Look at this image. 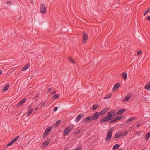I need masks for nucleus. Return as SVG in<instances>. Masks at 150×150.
<instances>
[{
    "label": "nucleus",
    "instance_id": "13d9d810",
    "mask_svg": "<svg viewBox=\"0 0 150 150\" xmlns=\"http://www.w3.org/2000/svg\"><path fill=\"white\" fill-rule=\"evenodd\" d=\"M147 13H145H145H144V16H145L146 15V14Z\"/></svg>",
    "mask_w": 150,
    "mask_h": 150
},
{
    "label": "nucleus",
    "instance_id": "cd10ccee",
    "mask_svg": "<svg viewBox=\"0 0 150 150\" xmlns=\"http://www.w3.org/2000/svg\"><path fill=\"white\" fill-rule=\"evenodd\" d=\"M112 94H108L106 95L105 97H104V98L105 99H107L108 98H110Z\"/></svg>",
    "mask_w": 150,
    "mask_h": 150
},
{
    "label": "nucleus",
    "instance_id": "5fc2aeb1",
    "mask_svg": "<svg viewBox=\"0 0 150 150\" xmlns=\"http://www.w3.org/2000/svg\"><path fill=\"white\" fill-rule=\"evenodd\" d=\"M56 93V92L55 91H53V92L51 94H55Z\"/></svg>",
    "mask_w": 150,
    "mask_h": 150
},
{
    "label": "nucleus",
    "instance_id": "5701e85b",
    "mask_svg": "<svg viewBox=\"0 0 150 150\" xmlns=\"http://www.w3.org/2000/svg\"><path fill=\"white\" fill-rule=\"evenodd\" d=\"M106 117H107V118L108 121L111 119H112L113 117V116L110 115H108L107 116H106Z\"/></svg>",
    "mask_w": 150,
    "mask_h": 150
},
{
    "label": "nucleus",
    "instance_id": "e433bc0d",
    "mask_svg": "<svg viewBox=\"0 0 150 150\" xmlns=\"http://www.w3.org/2000/svg\"><path fill=\"white\" fill-rule=\"evenodd\" d=\"M128 133V131L127 130L125 131L124 133L123 134H125L124 136L126 135Z\"/></svg>",
    "mask_w": 150,
    "mask_h": 150
},
{
    "label": "nucleus",
    "instance_id": "6e6552de",
    "mask_svg": "<svg viewBox=\"0 0 150 150\" xmlns=\"http://www.w3.org/2000/svg\"><path fill=\"white\" fill-rule=\"evenodd\" d=\"M120 85V83H116L114 86L113 91H117L118 90V88Z\"/></svg>",
    "mask_w": 150,
    "mask_h": 150
},
{
    "label": "nucleus",
    "instance_id": "393cba45",
    "mask_svg": "<svg viewBox=\"0 0 150 150\" xmlns=\"http://www.w3.org/2000/svg\"><path fill=\"white\" fill-rule=\"evenodd\" d=\"M150 137V132L148 133L146 135L145 139L146 140L148 139Z\"/></svg>",
    "mask_w": 150,
    "mask_h": 150
},
{
    "label": "nucleus",
    "instance_id": "1a4fd4ad",
    "mask_svg": "<svg viewBox=\"0 0 150 150\" xmlns=\"http://www.w3.org/2000/svg\"><path fill=\"white\" fill-rule=\"evenodd\" d=\"M92 120L91 117L88 116L85 118L84 119L83 122L84 123H86L87 122H90Z\"/></svg>",
    "mask_w": 150,
    "mask_h": 150
},
{
    "label": "nucleus",
    "instance_id": "052dcab7",
    "mask_svg": "<svg viewBox=\"0 0 150 150\" xmlns=\"http://www.w3.org/2000/svg\"><path fill=\"white\" fill-rule=\"evenodd\" d=\"M144 149H146V147H145L144 148Z\"/></svg>",
    "mask_w": 150,
    "mask_h": 150
},
{
    "label": "nucleus",
    "instance_id": "aec40b11",
    "mask_svg": "<svg viewBox=\"0 0 150 150\" xmlns=\"http://www.w3.org/2000/svg\"><path fill=\"white\" fill-rule=\"evenodd\" d=\"M19 137V136H16L15 138L12 139L11 142L13 144L15 141L17 140V139H18Z\"/></svg>",
    "mask_w": 150,
    "mask_h": 150
},
{
    "label": "nucleus",
    "instance_id": "4be33fe9",
    "mask_svg": "<svg viewBox=\"0 0 150 150\" xmlns=\"http://www.w3.org/2000/svg\"><path fill=\"white\" fill-rule=\"evenodd\" d=\"M120 146V145L118 144H116L113 147V149L115 150L118 149Z\"/></svg>",
    "mask_w": 150,
    "mask_h": 150
},
{
    "label": "nucleus",
    "instance_id": "3c124183",
    "mask_svg": "<svg viewBox=\"0 0 150 150\" xmlns=\"http://www.w3.org/2000/svg\"><path fill=\"white\" fill-rule=\"evenodd\" d=\"M38 107H37L35 108V111H37L38 110Z\"/></svg>",
    "mask_w": 150,
    "mask_h": 150
},
{
    "label": "nucleus",
    "instance_id": "72a5a7b5",
    "mask_svg": "<svg viewBox=\"0 0 150 150\" xmlns=\"http://www.w3.org/2000/svg\"><path fill=\"white\" fill-rule=\"evenodd\" d=\"M119 136L120 135L118 134L117 133H116L114 137L115 138H117L119 137Z\"/></svg>",
    "mask_w": 150,
    "mask_h": 150
},
{
    "label": "nucleus",
    "instance_id": "9d476101",
    "mask_svg": "<svg viewBox=\"0 0 150 150\" xmlns=\"http://www.w3.org/2000/svg\"><path fill=\"white\" fill-rule=\"evenodd\" d=\"M26 100L27 98H24L17 104V106L20 107L26 101Z\"/></svg>",
    "mask_w": 150,
    "mask_h": 150
},
{
    "label": "nucleus",
    "instance_id": "c03bdc74",
    "mask_svg": "<svg viewBox=\"0 0 150 150\" xmlns=\"http://www.w3.org/2000/svg\"><path fill=\"white\" fill-rule=\"evenodd\" d=\"M142 98H143V100L145 101H146V100L147 99L146 97L142 96Z\"/></svg>",
    "mask_w": 150,
    "mask_h": 150
},
{
    "label": "nucleus",
    "instance_id": "4d7b16f0",
    "mask_svg": "<svg viewBox=\"0 0 150 150\" xmlns=\"http://www.w3.org/2000/svg\"><path fill=\"white\" fill-rule=\"evenodd\" d=\"M64 150H68V147H67L66 148H65Z\"/></svg>",
    "mask_w": 150,
    "mask_h": 150
},
{
    "label": "nucleus",
    "instance_id": "49530a36",
    "mask_svg": "<svg viewBox=\"0 0 150 150\" xmlns=\"http://www.w3.org/2000/svg\"><path fill=\"white\" fill-rule=\"evenodd\" d=\"M51 90V89L50 88H49L47 90V91L48 92V93H50V91Z\"/></svg>",
    "mask_w": 150,
    "mask_h": 150
},
{
    "label": "nucleus",
    "instance_id": "9b49d317",
    "mask_svg": "<svg viewBox=\"0 0 150 150\" xmlns=\"http://www.w3.org/2000/svg\"><path fill=\"white\" fill-rule=\"evenodd\" d=\"M84 116V114L83 113H81L79 114L76 117L75 120V121L76 122H78Z\"/></svg>",
    "mask_w": 150,
    "mask_h": 150
},
{
    "label": "nucleus",
    "instance_id": "2eb2a0df",
    "mask_svg": "<svg viewBox=\"0 0 150 150\" xmlns=\"http://www.w3.org/2000/svg\"><path fill=\"white\" fill-rule=\"evenodd\" d=\"M10 87V85L9 84H7L6 86L2 89V91L3 92H5Z\"/></svg>",
    "mask_w": 150,
    "mask_h": 150
},
{
    "label": "nucleus",
    "instance_id": "473e14b6",
    "mask_svg": "<svg viewBox=\"0 0 150 150\" xmlns=\"http://www.w3.org/2000/svg\"><path fill=\"white\" fill-rule=\"evenodd\" d=\"M116 121L115 119H114L111 120L110 121V123H113L115 122Z\"/></svg>",
    "mask_w": 150,
    "mask_h": 150
},
{
    "label": "nucleus",
    "instance_id": "f8f14e48",
    "mask_svg": "<svg viewBox=\"0 0 150 150\" xmlns=\"http://www.w3.org/2000/svg\"><path fill=\"white\" fill-rule=\"evenodd\" d=\"M126 111V109H125L120 110L116 112V114L117 115H121L123 114Z\"/></svg>",
    "mask_w": 150,
    "mask_h": 150
},
{
    "label": "nucleus",
    "instance_id": "79ce46f5",
    "mask_svg": "<svg viewBox=\"0 0 150 150\" xmlns=\"http://www.w3.org/2000/svg\"><path fill=\"white\" fill-rule=\"evenodd\" d=\"M150 10V8H149L147 10L145 11V13H147Z\"/></svg>",
    "mask_w": 150,
    "mask_h": 150
},
{
    "label": "nucleus",
    "instance_id": "39448f33",
    "mask_svg": "<svg viewBox=\"0 0 150 150\" xmlns=\"http://www.w3.org/2000/svg\"><path fill=\"white\" fill-rule=\"evenodd\" d=\"M40 11L43 14H45L46 12V8L44 4H42L40 6Z\"/></svg>",
    "mask_w": 150,
    "mask_h": 150
},
{
    "label": "nucleus",
    "instance_id": "dca6fc26",
    "mask_svg": "<svg viewBox=\"0 0 150 150\" xmlns=\"http://www.w3.org/2000/svg\"><path fill=\"white\" fill-rule=\"evenodd\" d=\"M108 119L107 118V117H105L101 119L100 120V123H104L105 122H106V121H108Z\"/></svg>",
    "mask_w": 150,
    "mask_h": 150
},
{
    "label": "nucleus",
    "instance_id": "7ed1b4c3",
    "mask_svg": "<svg viewBox=\"0 0 150 150\" xmlns=\"http://www.w3.org/2000/svg\"><path fill=\"white\" fill-rule=\"evenodd\" d=\"M83 40L82 42L85 43L87 41L88 39V35L84 31L83 33Z\"/></svg>",
    "mask_w": 150,
    "mask_h": 150
},
{
    "label": "nucleus",
    "instance_id": "c85d7f7f",
    "mask_svg": "<svg viewBox=\"0 0 150 150\" xmlns=\"http://www.w3.org/2000/svg\"><path fill=\"white\" fill-rule=\"evenodd\" d=\"M59 96V94H55L53 96L52 98L53 99H56Z\"/></svg>",
    "mask_w": 150,
    "mask_h": 150
},
{
    "label": "nucleus",
    "instance_id": "a18cd8bd",
    "mask_svg": "<svg viewBox=\"0 0 150 150\" xmlns=\"http://www.w3.org/2000/svg\"><path fill=\"white\" fill-rule=\"evenodd\" d=\"M146 19L149 21H150V16H149L146 18Z\"/></svg>",
    "mask_w": 150,
    "mask_h": 150
},
{
    "label": "nucleus",
    "instance_id": "37998d69",
    "mask_svg": "<svg viewBox=\"0 0 150 150\" xmlns=\"http://www.w3.org/2000/svg\"><path fill=\"white\" fill-rule=\"evenodd\" d=\"M104 110L106 111V112L108 110V108H105V109H104Z\"/></svg>",
    "mask_w": 150,
    "mask_h": 150
},
{
    "label": "nucleus",
    "instance_id": "2f4dec72",
    "mask_svg": "<svg viewBox=\"0 0 150 150\" xmlns=\"http://www.w3.org/2000/svg\"><path fill=\"white\" fill-rule=\"evenodd\" d=\"M110 112L112 113V115L113 116L115 113V110H113L111 111H110Z\"/></svg>",
    "mask_w": 150,
    "mask_h": 150
},
{
    "label": "nucleus",
    "instance_id": "bb28decb",
    "mask_svg": "<svg viewBox=\"0 0 150 150\" xmlns=\"http://www.w3.org/2000/svg\"><path fill=\"white\" fill-rule=\"evenodd\" d=\"M123 117V116L122 115H121L117 117H116L115 119L116 120V121L122 119Z\"/></svg>",
    "mask_w": 150,
    "mask_h": 150
},
{
    "label": "nucleus",
    "instance_id": "20e7f679",
    "mask_svg": "<svg viewBox=\"0 0 150 150\" xmlns=\"http://www.w3.org/2000/svg\"><path fill=\"white\" fill-rule=\"evenodd\" d=\"M52 127L50 126L48 127L46 129L43 134L44 136L43 138H44V136H47L49 134L50 132L52 130Z\"/></svg>",
    "mask_w": 150,
    "mask_h": 150
},
{
    "label": "nucleus",
    "instance_id": "0eeeda50",
    "mask_svg": "<svg viewBox=\"0 0 150 150\" xmlns=\"http://www.w3.org/2000/svg\"><path fill=\"white\" fill-rule=\"evenodd\" d=\"M100 115V113L98 112H96L94 113L93 115L91 117L92 120H97Z\"/></svg>",
    "mask_w": 150,
    "mask_h": 150
},
{
    "label": "nucleus",
    "instance_id": "423d86ee",
    "mask_svg": "<svg viewBox=\"0 0 150 150\" xmlns=\"http://www.w3.org/2000/svg\"><path fill=\"white\" fill-rule=\"evenodd\" d=\"M50 141V139H47L46 141H45L43 143L41 144V146H42L43 148H45L48 145Z\"/></svg>",
    "mask_w": 150,
    "mask_h": 150
},
{
    "label": "nucleus",
    "instance_id": "c9c22d12",
    "mask_svg": "<svg viewBox=\"0 0 150 150\" xmlns=\"http://www.w3.org/2000/svg\"><path fill=\"white\" fill-rule=\"evenodd\" d=\"M13 144V143L12 142H10L6 146H10L12 145Z\"/></svg>",
    "mask_w": 150,
    "mask_h": 150
},
{
    "label": "nucleus",
    "instance_id": "f257e3e1",
    "mask_svg": "<svg viewBox=\"0 0 150 150\" xmlns=\"http://www.w3.org/2000/svg\"><path fill=\"white\" fill-rule=\"evenodd\" d=\"M74 125L72 124L70 125L69 126L67 127L64 132V134L65 135H67L74 128Z\"/></svg>",
    "mask_w": 150,
    "mask_h": 150
},
{
    "label": "nucleus",
    "instance_id": "a19ab883",
    "mask_svg": "<svg viewBox=\"0 0 150 150\" xmlns=\"http://www.w3.org/2000/svg\"><path fill=\"white\" fill-rule=\"evenodd\" d=\"M58 108V107H56L53 110V111H57V110Z\"/></svg>",
    "mask_w": 150,
    "mask_h": 150
},
{
    "label": "nucleus",
    "instance_id": "603ef678",
    "mask_svg": "<svg viewBox=\"0 0 150 150\" xmlns=\"http://www.w3.org/2000/svg\"><path fill=\"white\" fill-rule=\"evenodd\" d=\"M39 96L38 94H36V96H35V98H37Z\"/></svg>",
    "mask_w": 150,
    "mask_h": 150
},
{
    "label": "nucleus",
    "instance_id": "c756f323",
    "mask_svg": "<svg viewBox=\"0 0 150 150\" xmlns=\"http://www.w3.org/2000/svg\"><path fill=\"white\" fill-rule=\"evenodd\" d=\"M98 107V105H94L92 107V109L93 110H94L96 109Z\"/></svg>",
    "mask_w": 150,
    "mask_h": 150
},
{
    "label": "nucleus",
    "instance_id": "f3484780",
    "mask_svg": "<svg viewBox=\"0 0 150 150\" xmlns=\"http://www.w3.org/2000/svg\"><path fill=\"white\" fill-rule=\"evenodd\" d=\"M127 74L125 72H124L122 73V76L124 80H125L127 79Z\"/></svg>",
    "mask_w": 150,
    "mask_h": 150
},
{
    "label": "nucleus",
    "instance_id": "864d4df0",
    "mask_svg": "<svg viewBox=\"0 0 150 150\" xmlns=\"http://www.w3.org/2000/svg\"><path fill=\"white\" fill-rule=\"evenodd\" d=\"M81 132V131L80 130H78L77 132H76L77 133H79L80 132Z\"/></svg>",
    "mask_w": 150,
    "mask_h": 150
},
{
    "label": "nucleus",
    "instance_id": "ddd939ff",
    "mask_svg": "<svg viewBox=\"0 0 150 150\" xmlns=\"http://www.w3.org/2000/svg\"><path fill=\"white\" fill-rule=\"evenodd\" d=\"M131 96L130 94L128 95L122 100L123 102H125L128 101L131 98Z\"/></svg>",
    "mask_w": 150,
    "mask_h": 150
},
{
    "label": "nucleus",
    "instance_id": "a211bd4d",
    "mask_svg": "<svg viewBox=\"0 0 150 150\" xmlns=\"http://www.w3.org/2000/svg\"><path fill=\"white\" fill-rule=\"evenodd\" d=\"M29 65V64H27L22 68V71H25L28 68Z\"/></svg>",
    "mask_w": 150,
    "mask_h": 150
},
{
    "label": "nucleus",
    "instance_id": "4468645a",
    "mask_svg": "<svg viewBox=\"0 0 150 150\" xmlns=\"http://www.w3.org/2000/svg\"><path fill=\"white\" fill-rule=\"evenodd\" d=\"M144 88L147 90H150V81L147 83L144 87Z\"/></svg>",
    "mask_w": 150,
    "mask_h": 150
},
{
    "label": "nucleus",
    "instance_id": "4c0bfd02",
    "mask_svg": "<svg viewBox=\"0 0 150 150\" xmlns=\"http://www.w3.org/2000/svg\"><path fill=\"white\" fill-rule=\"evenodd\" d=\"M107 115H111L112 116H113L112 115V113H111L110 112V111L108 113Z\"/></svg>",
    "mask_w": 150,
    "mask_h": 150
},
{
    "label": "nucleus",
    "instance_id": "ea45409f",
    "mask_svg": "<svg viewBox=\"0 0 150 150\" xmlns=\"http://www.w3.org/2000/svg\"><path fill=\"white\" fill-rule=\"evenodd\" d=\"M142 53V51L141 50H139L137 53V54L138 55L139 54H141Z\"/></svg>",
    "mask_w": 150,
    "mask_h": 150
},
{
    "label": "nucleus",
    "instance_id": "412c9836",
    "mask_svg": "<svg viewBox=\"0 0 150 150\" xmlns=\"http://www.w3.org/2000/svg\"><path fill=\"white\" fill-rule=\"evenodd\" d=\"M68 58L69 61L71 62V63L73 64H74L75 63V61L72 59L71 57H69Z\"/></svg>",
    "mask_w": 150,
    "mask_h": 150
},
{
    "label": "nucleus",
    "instance_id": "6ab92c4d",
    "mask_svg": "<svg viewBox=\"0 0 150 150\" xmlns=\"http://www.w3.org/2000/svg\"><path fill=\"white\" fill-rule=\"evenodd\" d=\"M136 118L135 117H133L129 118L127 121L125 122V123H127L129 122L132 121Z\"/></svg>",
    "mask_w": 150,
    "mask_h": 150
},
{
    "label": "nucleus",
    "instance_id": "f03ea898",
    "mask_svg": "<svg viewBox=\"0 0 150 150\" xmlns=\"http://www.w3.org/2000/svg\"><path fill=\"white\" fill-rule=\"evenodd\" d=\"M113 132V129L112 128L110 129L107 134L106 137L105 139V141L106 142H108L111 139L112 132Z\"/></svg>",
    "mask_w": 150,
    "mask_h": 150
},
{
    "label": "nucleus",
    "instance_id": "6e6d98bb",
    "mask_svg": "<svg viewBox=\"0 0 150 150\" xmlns=\"http://www.w3.org/2000/svg\"><path fill=\"white\" fill-rule=\"evenodd\" d=\"M2 72L0 70V75L2 74Z\"/></svg>",
    "mask_w": 150,
    "mask_h": 150
},
{
    "label": "nucleus",
    "instance_id": "7c9ffc66",
    "mask_svg": "<svg viewBox=\"0 0 150 150\" xmlns=\"http://www.w3.org/2000/svg\"><path fill=\"white\" fill-rule=\"evenodd\" d=\"M61 122V121L60 120H58L56 122V125H57V126H58V125L59 123H60Z\"/></svg>",
    "mask_w": 150,
    "mask_h": 150
},
{
    "label": "nucleus",
    "instance_id": "a878e982",
    "mask_svg": "<svg viewBox=\"0 0 150 150\" xmlns=\"http://www.w3.org/2000/svg\"><path fill=\"white\" fill-rule=\"evenodd\" d=\"M106 113V111L104 110V109L102 110L101 111L100 113V114L101 115H103Z\"/></svg>",
    "mask_w": 150,
    "mask_h": 150
},
{
    "label": "nucleus",
    "instance_id": "09e8293b",
    "mask_svg": "<svg viewBox=\"0 0 150 150\" xmlns=\"http://www.w3.org/2000/svg\"><path fill=\"white\" fill-rule=\"evenodd\" d=\"M7 4H11V2L10 1H7Z\"/></svg>",
    "mask_w": 150,
    "mask_h": 150
},
{
    "label": "nucleus",
    "instance_id": "58836bf2",
    "mask_svg": "<svg viewBox=\"0 0 150 150\" xmlns=\"http://www.w3.org/2000/svg\"><path fill=\"white\" fill-rule=\"evenodd\" d=\"M36 24L37 25H39L41 24V22H37L36 23Z\"/></svg>",
    "mask_w": 150,
    "mask_h": 150
},
{
    "label": "nucleus",
    "instance_id": "de8ad7c7",
    "mask_svg": "<svg viewBox=\"0 0 150 150\" xmlns=\"http://www.w3.org/2000/svg\"><path fill=\"white\" fill-rule=\"evenodd\" d=\"M45 102H44L42 104V105H41V107H43V106L45 105Z\"/></svg>",
    "mask_w": 150,
    "mask_h": 150
},
{
    "label": "nucleus",
    "instance_id": "8fccbe9b",
    "mask_svg": "<svg viewBox=\"0 0 150 150\" xmlns=\"http://www.w3.org/2000/svg\"><path fill=\"white\" fill-rule=\"evenodd\" d=\"M140 126H141V124L139 123L137 124V127H140Z\"/></svg>",
    "mask_w": 150,
    "mask_h": 150
},
{
    "label": "nucleus",
    "instance_id": "e2e57ef3",
    "mask_svg": "<svg viewBox=\"0 0 150 150\" xmlns=\"http://www.w3.org/2000/svg\"><path fill=\"white\" fill-rule=\"evenodd\" d=\"M141 150H144V149H142Z\"/></svg>",
    "mask_w": 150,
    "mask_h": 150
},
{
    "label": "nucleus",
    "instance_id": "680f3d73",
    "mask_svg": "<svg viewBox=\"0 0 150 150\" xmlns=\"http://www.w3.org/2000/svg\"><path fill=\"white\" fill-rule=\"evenodd\" d=\"M122 150V149H119V150Z\"/></svg>",
    "mask_w": 150,
    "mask_h": 150
},
{
    "label": "nucleus",
    "instance_id": "b1692460",
    "mask_svg": "<svg viewBox=\"0 0 150 150\" xmlns=\"http://www.w3.org/2000/svg\"><path fill=\"white\" fill-rule=\"evenodd\" d=\"M33 110V109H31L27 113V116H29L31 113H32Z\"/></svg>",
    "mask_w": 150,
    "mask_h": 150
},
{
    "label": "nucleus",
    "instance_id": "f704fd0d",
    "mask_svg": "<svg viewBox=\"0 0 150 150\" xmlns=\"http://www.w3.org/2000/svg\"><path fill=\"white\" fill-rule=\"evenodd\" d=\"M81 149H82V148L81 146H79V147H77V148H76V149L74 150H81Z\"/></svg>",
    "mask_w": 150,
    "mask_h": 150
},
{
    "label": "nucleus",
    "instance_id": "bf43d9fd",
    "mask_svg": "<svg viewBox=\"0 0 150 150\" xmlns=\"http://www.w3.org/2000/svg\"><path fill=\"white\" fill-rule=\"evenodd\" d=\"M31 106L30 105H29V108H29V109L30 108H31Z\"/></svg>",
    "mask_w": 150,
    "mask_h": 150
}]
</instances>
